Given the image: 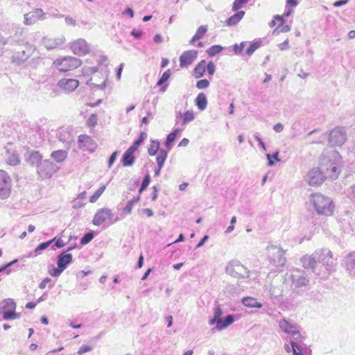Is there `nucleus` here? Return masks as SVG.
I'll return each mask as SVG.
<instances>
[{"mask_svg":"<svg viewBox=\"0 0 355 355\" xmlns=\"http://www.w3.org/2000/svg\"><path fill=\"white\" fill-rule=\"evenodd\" d=\"M28 57V55H26L25 51H22L13 56V61L19 64L25 61Z\"/></svg>","mask_w":355,"mask_h":355,"instance_id":"09e8293b","label":"nucleus"},{"mask_svg":"<svg viewBox=\"0 0 355 355\" xmlns=\"http://www.w3.org/2000/svg\"><path fill=\"white\" fill-rule=\"evenodd\" d=\"M134 153L135 151H132L129 148L125 151L121 159V164L123 166H130L134 164L135 161Z\"/></svg>","mask_w":355,"mask_h":355,"instance_id":"393cba45","label":"nucleus"},{"mask_svg":"<svg viewBox=\"0 0 355 355\" xmlns=\"http://www.w3.org/2000/svg\"><path fill=\"white\" fill-rule=\"evenodd\" d=\"M245 44H246L245 42H242L240 44H234L232 46V50H233L234 54L241 55L243 51V49L245 46Z\"/></svg>","mask_w":355,"mask_h":355,"instance_id":"de8ad7c7","label":"nucleus"},{"mask_svg":"<svg viewBox=\"0 0 355 355\" xmlns=\"http://www.w3.org/2000/svg\"><path fill=\"white\" fill-rule=\"evenodd\" d=\"M82 64L80 59L72 57L65 56L62 58H58L53 62L54 66L58 70L62 72H67L78 68Z\"/></svg>","mask_w":355,"mask_h":355,"instance_id":"0eeeda50","label":"nucleus"},{"mask_svg":"<svg viewBox=\"0 0 355 355\" xmlns=\"http://www.w3.org/2000/svg\"><path fill=\"white\" fill-rule=\"evenodd\" d=\"M242 304L248 308L261 309L263 304L252 297H244L241 300Z\"/></svg>","mask_w":355,"mask_h":355,"instance_id":"c85d7f7f","label":"nucleus"},{"mask_svg":"<svg viewBox=\"0 0 355 355\" xmlns=\"http://www.w3.org/2000/svg\"><path fill=\"white\" fill-rule=\"evenodd\" d=\"M345 264L349 275L355 277V251L350 252L345 257Z\"/></svg>","mask_w":355,"mask_h":355,"instance_id":"5701e85b","label":"nucleus"},{"mask_svg":"<svg viewBox=\"0 0 355 355\" xmlns=\"http://www.w3.org/2000/svg\"><path fill=\"white\" fill-rule=\"evenodd\" d=\"M59 167L49 159H45L37 165V172L42 178H50Z\"/></svg>","mask_w":355,"mask_h":355,"instance_id":"9d476101","label":"nucleus"},{"mask_svg":"<svg viewBox=\"0 0 355 355\" xmlns=\"http://www.w3.org/2000/svg\"><path fill=\"white\" fill-rule=\"evenodd\" d=\"M249 0H234L232 4V10L238 11L248 2Z\"/></svg>","mask_w":355,"mask_h":355,"instance_id":"8fccbe9b","label":"nucleus"},{"mask_svg":"<svg viewBox=\"0 0 355 355\" xmlns=\"http://www.w3.org/2000/svg\"><path fill=\"white\" fill-rule=\"evenodd\" d=\"M63 271L64 270L61 268H60V266H57L56 268H53L52 270L49 271V274L52 277H59Z\"/></svg>","mask_w":355,"mask_h":355,"instance_id":"4d7b16f0","label":"nucleus"},{"mask_svg":"<svg viewBox=\"0 0 355 355\" xmlns=\"http://www.w3.org/2000/svg\"><path fill=\"white\" fill-rule=\"evenodd\" d=\"M65 40L64 37L51 38L44 37L42 40V44L46 49L51 50L58 48L64 44Z\"/></svg>","mask_w":355,"mask_h":355,"instance_id":"aec40b11","label":"nucleus"},{"mask_svg":"<svg viewBox=\"0 0 355 355\" xmlns=\"http://www.w3.org/2000/svg\"><path fill=\"white\" fill-rule=\"evenodd\" d=\"M311 201L317 214L324 216H331L334 211L333 200L322 193H313L311 196Z\"/></svg>","mask_w":355,"mask_h":355,"instance_id":"7ed1b4c3","label":"nucleus"},{"mask_svg":"<svg viewBox=\"0 0 355 355\" xmlns=\"http://www.w3.org/2000/svg\"><path fill=\"white\" fill-rule=\"evenodd\" d=\"M171 75V69H167L166 71L164 72V73L162 75V76L159 78L158 81L157 82V85L161 87L159 89L161 92H166L168 86V84L166 83L169 79Z\"/></svg>","mask_w":355,"mask_h":355,"instance_id":"bb28decb","label":"nucleus"},{"mask_svg":"<svg viewBox=\"0 0 355 355\" xmlns=\"http://www.w3.org/2000/svg\"><path fill=\"white\" fill-rule=\"evenodd\" d=\"M320 259L318 250H316L311 256H304L301 259V262L304 268L314 269L317 265L318 261Z\"/></svg>","mask_w":355,"mask_h":355,"instance_id":"412c9836","label":"nucleus"},{"mask_svg":"<svg viewBox=\"0 0 355 355\" xmlns=\"http://www.w3.org/2000/svg\"><path fill=\"white\" fill-rule=\"evenodd\" d=\"M206 71L211 76L214 75L215 73L216 65L212 61H209L207 64H206Z\"/></svg>","mask_w":355,"mask_h":355,"instance_id":"6e6d98bb","label":"nucleus"},{"mask_svg":"<svg viewBox=\"0 0 355 355\" xmlns=\"http://www.w3.org/2000/svg\"><path fill=\"white\" fill-rule=\"evenodd\" d=\"M118 154L119 152L116 150L110 156L107 163V166L109 168H110L112 166L113 164L116 161Z\"/></svg>","mask_w":355,"mask_h":355,"instance_id":"13d9d810","label":"nucleus"},{"mask_svg":"<svg viewBox=\"0 0 355 355\" xmlns=\"http://www.w3.org/2000/svg\"><path fill=\"white\" fill-rule=\"evenodd\" d=\"M209 81L207 79H201L196 83V87L199 89H204L209 86Z\"/></svg>","mask_w":355,"mask_h":355,"instance_id":"603ef678","label":"nucleus"},{"mask_svg":"<svg viewBox=\"0 0 355 355\" xmlns=\"http://www.w3.org/2000/svg\"><path fill=\"white\" fill-rule=\"evenodd\" d=\"M16 307L17 305L13 299H5L0 302V315L4 320L18 319L21 314L16 312Z\"/></svg>","mask_w":355,"mask_h":355,"instance_id":"423d86ee","label":"nucleus"},{"mask_svg":"<svg viewBox=\"0 0 355 355\" xmlns=\"http://www.w3.org/2000/svg\"><path fill=\"white\" fill-rule=\"evenodd\" d=\"M7 163L11 166H16L19 163V159L17 153H12V154L8 155Z\"/></svg>","mask_w":355,"mask_h":355,"instance_id":"a18cd8bd","label":"nucleus"},{"mask_svg":"<svg viewBox=\"0 0 355 355\" xmlns=\"http://www.w3.org/2000/svg\"><path fill=\"white\" fill-rule=\"evenodd\" d=\"M46 14L41 8H37L34 10L24 14V23L26 25H33L38 20H43L46 18Z\"/></svg>","mask_w":355,"mask_h":355,"instance_id":"dca6fc26","label":"nucleus"},{"mask_svg":"<svg viewBox=\"0 0 355 355\" xmlns=\"http://www.w3.org/2000/svg\"><path fill=\"white\" fill-rule=\"evenodd\" d=\"M292 284L297 288L306 286L309 283V279L306 277L300 270H295L291 275Z\"/></svg>","mask_w":355,"mask_h":355,"instance_id":"6ab92c4d","label":"nucleus"},{"mask_svg":"<svg viewBox=\"0 0 355 355\" xmlns=\"http://www.w3.org/2000/svg\"><path fill=\"white\" fill-rule=\"evenodd\" d=\"M54 242L55 243L52 245L53 250H55L56 248H61L65 245V243L61 238H58V239L55 238Z\"/></svg>","mask_w":355,"mask_h":355,"instance_id":"bf43d9fd","label":"nucleus"},{"mask_svg":"<svg viewBox=\"0 0 355 355\" xmlns=\"http://www.w3.org/2000/svg\"><path fill=\"white\" fill-rule=\"evenodd\" d=\"M132 207H133V205H132V202H130L129 200L128 201L126 205L125 206V207L123 209V213L125 215H129L131 214L132 212Z\"/></svg>","mask_w":355,"mask_h":355,"instance_id":"052dcab7","label":"nucleus"},{"mask_svg":"<svg viewBox=\"0 0 355 355\" xmlns=\"http://www.w3.org/2000/svg\"><path fill=\"white\" fill-rule=\"evenodd\" d=\"M105 185H102L89 198V202L92 203L96 202L100 196L105 190Z\"/></svg>","mask_w":355,"mask_h":355,"instance_id":"37998d69","label":"nucleus"},{"mask_svg":"<svg viewBox=\"0 0 355 355\" xmlns=\"http://www.w3.org/2000/svg\"><path fill=\"white\" fill-rule=\"evenodd\" d=\"M326 179L329 178L319 167L312 168L306 175L307 182L311 186L320 185Z\"/></svg>","mask_w":355,"mask_h":355,"instance_id":"ddd939ff","label":"nucleus"},{"mask_svg":"<svg viewBox=\"0 0 355 355\" xmlns=\"http://www.w3.org/2000/svg\"><path fill=\"white\" fill-rule=\"evenodd\" d=\"M282 26H278L276 30L278 31L279 32H282V33H286V32H288L291 31V26L289 25H284L283 24H281Z\"/></svg>","mask_w":355,"mask_h":355,"instance_id":"69168bd1","label":"nucleus"},{"mask_svg":"<svg viewBox=\"0 0 355 355\" xmlns=\"http://www.w3.org/2000/svg\"><path fill=\"white\" fill-rule=\"evenodd\" d=\"M233 15L227 18L225 21V24L227 26H233L236 25L244 17L245 12L243 10L236 11Z\"/></svg>","mask_w":355,"mask_h":355,"instance_id":"a878e982","label":"nucleus"},{"mask_svg":"<svg viewBox=\"0 0 355 355\" xmlns=\"http://www.w3.org/2000/svg\"><path fill=\"white\" fill-rule=\"evenodd\" d=\"M266 158L268 159V165L270 166H272L275 165V162H279V152L276 151L273 154H266Z\"/></svg>","mask_w":355,"mask_h":355,"instance_id":"a19ab883","label":"nucleus"},{"mask_svg":"<svg viewBox=\"0 0 355 355\" xmlns=\"http://www.w3.org/2000/svg\"><path fill=\"white\" fill-rule=\"evenodd\" d=\"M55 238H53L51 240L41 243L37 245V247L34 250L33 252L31 253V256L36 257L42 253V251L48 248L50 245L53 244Z\"/></svg>","mask_w":355,"mask_h":355,"instance_id":"7c9ffc66","label":"nucleus"},{"mask_svg":"<svg viewBox=\"0 0 355 355\" xmlns=\"http://www.w3.org/2000/svg\"><path fill=\"white\" fill-rule=\"evenodd\" d=\"M207 31V25L200 26L198 28L195 35L191 38L190 43L194 44L195 42L201 39L206 34Z\"/></svg>","mask_w":355,"mask_h":355,"instance_id":"c9c22d12","label":"nucleus"},{"mask_svg":"<svg viewBox=\"0 0 355 355\" xmlns=\"http://www.w3.org/2000/svg\"><path fill=\"white\" fill-rule=\"evenodd\" d=\"M181 130L179 128L174 129L171 133H169L165 141V146L168 150H171L173 146V144L176 138L180 136Z\"/></svg>","mask_w":355,"mask_h":355,"instance_id":"cd10ccee","label":"nucleus"},{"mask_svg":"<svg viewBox=\"0 0 355 355\" xmlns=\"http://www.w3.org/2000/svg\"><path fill=\"white\" fill-rule=\"evenodd\" d=\"M341 157L335 150L323 152L320 159L319 168L330 180L338 178L340 173Z\"/></svg>","mask_w":355,"mask_h":355,"instance_id":"f257e3e1","label":"nucleus"},{"mask_svg":"<svg viewBox=\"0 0 355 355\" xmlns=\"http://www.w3.org/2000/svg\"><path fill=\"white\" fill-rule=\"evenodd\" d=\"M319 257L324 256V258L322 259V266L329 272L334 270V268L336 265V259H334L332 252L329 249H320L318 250Z\"/></svg>","mask_w":355,"mask_h":355,"instance_id":"4468645a","label":"nucleus"},{"mask_svg":"<svg viewBox=\"0 0 355 355\" xmlns=\"http://www.w3.org/2000/svg\"><path fill=\"white\" fill-rule=\"evenodd\" d=\"M225 292L231 296H236L239 294L240 291L236 286L234 284H227L225 286Z\"/></svg>","mask_w":355,"mask_h":355,"instance_id":"79ce46f5","label":"nucleus"},{"mask_svg":"<svg viewBox=\"0 0 355 355\" xmlns=\"http://www.w3.org/2000/svg\"><path fill=\"white\" fill-rule=\"evenodd\" d=\"M226 273L234 278H248L250 270L241 262L236 260L230 261L225 268Z\"/></svg>","mask_w":355,"mask_h":355,"instance_id":"6e6552de","label":"nucleus"},{"mask_svg":"<svg viewBox=\"0 0 355 355\" xmlns=\"http://www.w3.org/2000/svg\"><path fill=\"white\" fill-rule=\"evenodd\" d=\"M94 237V234L92 231L88 232L85 234L80 240V243L82 245H85L89 243Z\"/></svg>","mask_w":355,"mask_h":355,"instance_id":"c03bdc74","label":"nucleus"},{"mask_svg":"<svg viewBox=\"0 0 355 355\" xmlns=\"http://www.w3.org/2000/svg\"><path fill=\"white\" fill-rule=\"evenodd\" d=\"M266 251L268 259L271 266L277 268L285 266L286 262V251L280 245L270 243L266 248Z\"/></svg>","mask_w":355,"mask_h":355,"instance_id":"39448f33","label":"nucleus"},{"mask_svg":"<svg viewBox=\"0 0 355 355\" xmlns=\"http://www.w3.org/2000/svg\"><path fill=\"white\" fill-rule=\"evenodd\" d=\"M160 144L158 140H151L150 144L149 145L148 148V153L150 156H153L157 155L159 153V150H160Z\"/></svg>","mask_w":355,"mask_h":355,"instance_id":"e433bc0d","label":"nucleus"},{"mask_svg":"<svg viewBox=\"0 0 355 355\" xmlns=\"http://www.w3.org/2000/svg\"><path fill=\"white\" fill-rule=\"evenodd\" d=\"M42 156L38 151H32L30 153L26 160L28 164L31 165H36L37 166V165H39L40 163L42 162Z\"/></svg>","mask_w":355,"mask_h":355,"instance_id":"473e14b6","label":"nucleus"},{"mask_svg":"<svg viewBox=\"0 0 355 355\" xmlns=\"http://www.w3.org/2000/svg\"><path fill=\"white\" fill-rule=\"evenodd\" d=\"M57 137L59 141L65 144L66 146H69L71 142L73 141V137L71 132L65 128H60L58 131Z\"/></svg>","mask_w":355,"mask_h":355,"instance_id":"b1692460","label":"nucleus"},{"mask_svg":"<svg viewBox=\"0 0 355 355\" xmlns=\"http://www.w3.org/2000/svg\"><path fill=\"white\" fill-rule=\"evenodd\" d=\"M17 262V259H15L5 265H3L0 267V273L2 272L6 271V274H9L10 272V270H8V268L13 266L15 263Z\"/></svg>","mask_w":355,"mask_h":355,"instance_id":"864d4df0","label":"nucleus"},{"mask_svg":"<svg viewBox=\"0 0 355 355\" xmlns=\"http://www.w3.org/2000/svg\"><path fill=\"white\" fill-rule=\"evenodd\" d=\"M183 123H187L194 119V114L192 110H188L182 115Z\"/></svg>","mask_w":355,"mask_h":355,"instance_id":"3c124183","label":"nucleus"},{"mask_svg":"<svg viewBox=\"0 0 355 355\" xmlns=\"http://www.w3.org/2000/svg\"><path fill=\"white\" fill-rule=\"evenodd\" d=\"M280 331L285 333L290 337V345L293 348V355H304L302 351L301 343L304 337L301 334L298 327L285 318H282L278 322Z\"/></svg>","mask_w":355,"mask_h":355,"instance_id":"f03ea898","label":"nucleus"},{"mask_svg":"<svg viewBox=\"0 0 355 355\" xmlns=\"http://www.w3.org/2000/svg\"><path fill=\"white\" fill-rule=\"evenodd\" d=\"M262 44V40L261 39H256L252 41L249 47L246 49L245 54L248 56H251L254 51L258 49Z\"/></svg>","mask_w":355,"mask_h":355,"instance_id":"f704fd0d","label":"nucleus"},{"mask_svg":"<svg viewBox=\"0 0 355 355\" xmlns=\"http://www.w3.org/2000/svg\"><path fill=\"white\" fill-rule=\"evenodd\" d=\"M347 195L352 200H355V184L349 188Z\"/></svg>","mask_w":355,"mask_h":355,"instance_id":"774afa93","label":"nucleus"},{"mask_svg":"<svg viewBox=\"0 0 355 355\" xmlns=\"http://www.w3.org/2000/svg\"><path fill=\"white\" fill-rule=\"evenodd\" d=\"M83 201L78 200L77 198L73 200L72 202V207L73 209H79L84 206Z\"/></svg>","mask_w":355,"mask_h":355,"instance_id":"0e129e2a","label":"nucleus"},{"mask_svg":"<svg viewBox=\"0 0 355 355\" xmlns=\"http://www.w3.org/2000/svg\"><path fill=\"white\" fill-rule=\"evenodd\" d=\"M11 193V179L8 174L0 170V198H8Z\"/></svg>","mask_w":355,"mask_h":355,"instance_id":"f8f14e48","label":"nucleus"},{"mask_svg":"<svg viewBox=\"0 0 355 355\" xmlns=\"http://www.w3.org/2000/svg\"><path fill=\"white\" fill-rule=\"evenodd\" d=\"M223 47L221 46L220 45H217V44L212 45L211 47H209L207 50V53L208 54V55L209 57H214L216 54L221 52L223 51Z\"/></svg>","mask_w":355,"mask_h":355,"instance_id":"ea45409f","label":"nucleus"},{"mask_svg":"<svg viewBox=\"0 0 355 355\" xmlns=\"http://www.w3.org/2000/svg\"><path fill=\"white\" fill-rule=\"evenodd\" d=\"M51 282V279L49 277L44 278L40 284L39 288L40 289H44L48 284Z\"/></svg>","mask_w":355,"mask_h":355,"instance_id":"338daca9","label":"nucleus"},{"mask_svg":"<svg viewBox=\"0 0 355 355\" xmlns=\"http://www.w3.org/2000/svg\"><path fill=\"white\" fill-rule=\"evenodd\" d=\"M347 139V132L344 128L336 127L331 130L329 141L331 146H342Z\"/></svg>","mask_w":355,"mask_h":355,"instance_id":"9b49d317","label":"nucleus"},{"mask_svg":"<svg viewBox=\"0 0 355 355\" xmlns=\"http://www.w3.org/2000/svg\"><path fill=\"white\" fill-rule=\"evenodd\" d=\"M223 313V311L221 307L219 305L216 306L214 309L213 318L209 321L210 325L216 324V328L218 331L226 329L238 319V317L233 314H228L222 317Z\"/></svg>","mask_w":355,"mask_h":355,"instance_id":"20e7f679","label":"nucleus"},{"mask_svg":"<svg viewBox=\"0 0 355 355\" xmlns=\"http://www.w3.org/2000/svg\"><path fill=\"white\" fill-rule=\"evenodd\" d=\"M73 261L72 254L67 252H62L57 257V266L64 270Z\"/></svg>","mask_w":355,"mask_h":355,"instance_id":"4be33fe9","label":"nucleus"},{"mask_svg":"<svg viewBox=\"0 0 355 355\" xmlns=\"http://www.w3.org/2000/svg\"><path fill=\"white\" fill-rule=\"evenodd\" d=\"M168 156V152L164 149H161L157 154L156 161L157 166H164L165 161Z\"/></svg>","mask_w":355,"mask_h":355,"instance_id":"58836bf2","label":"nucleus"},{"mask_svg":"<svg viewBox=\"0 0 355 355\" xmlns=\"http://www.w3.org/2000/svg\"><path fill=\"white\" fill-rule=\"evenodd\" d=\"M97 123V116L95 114H92L87 121V124L89 127H94Z\"/></svg>","mask_w":355,"mask_h":355,"instance_id":"5fc2aeb1","label":"nucleus"},{"mask_svg":"<svg viewBox=\"0 0 355 355\" xmlns=\"http://www.w3.org/2000/svg\"><path fill=\"white\" fill-rule=\"evenodd\" d=\"M147 138V134L145 132H141L139 136V137L133 142L132 145L130 146L128 148L132 151H136L139 146L144 142V141Z\"/></svg>","mask_w":355,"mask_h":355,"instance_id":"4c0bfd02","label":"nucleus"},{"mask_svg":"<svg viewBox=\"0 0 355 355\" xmlns=\"http://www.w3.org/2000/svg\"><path fill=\"white\" fill-rule=\"evenodd\" d=\"M150 182V176L148 173L146 174L144 176L143 181L141 182V184L140 186V188L139 189V194L141 193L149 185Z\"/></svg>","mask_w":355,"mask_h":355,"instance_id":"49530a36","label":"nucleus"},{"mask_svg":"<svg viewBox=\"0 0 355 355\" xmlns=\"http://www.w3.org/2000/svg\"><path fill=\"white\" fill-rule=\"evenodd\" d=\"M119 218H114V214L111 209L108 208H102L98 209L95 214L92 223L96 226H100L104 223L109 225L114 224L119 220Z\"/></svg>","mask_w":355,"mask_h":355,"instance_id":"1a4fd4ad","label":"nucleus"},{"mask_svg":"<svg viewBox=\"0 0 355 355\" xmlns=\"http://www.w3.org/2000/svg\"><path fill=\"white\" fill-rule=\"evenodd\" d=\"M71 49L76 55L82 56L89 51V46L84 39H78L71 43Z\"/></svg>","mask_w":355,"mask_h":355,"instance_id":"f3484780","label":"nucleus"},{"mask_svg":"<svg viewBox=\"0 0 355 355\" xmlns=\"http://www.w3.org/2000/svg\"><path fill=\"white\" fill-rule=\"evenodd\" d=\"M68 153L67 150H58L53 151L51 153V157L57 162L61 163L64 162L67 157Z\"/></svg>","mask_w":355,"mask_h":355,"instance_id":"72a5a7b5","label":"nucleus"},{"mask_svg":"<svg viewBox=\"0 0 355 355\" xmlns=\"http://www.w3.org/2000/svg\"><path fill=\"white\" fill-rule=\"evenodd\" d=\"M195 103L196 105L200 110H205L207 105V99L206 95L202 92L199 93L195 99Z\"/></svg>","mask_w":355,"mask_h":355,"instance_id":"2f4dec72","label":"nucleus"},{"mask_svg":"<svg viewBox=\"0 0 355 355\" xmlns=\"http://www.w3.org/2000/svg\"><path fill=\"white\" fill-rule=\"evenodd\" d=\"M92 139L89 136L81 135L78 137L79 143L89 144L92 143Z\"/></svg>","mask_w":355,"mask_h":355,"instance_id":"680f3d73","label":"nucleus"},{"mask_svg":"<svg viewBox=\"0 0 355 355\" xmlns=\"http://www.w3.org/2000/svg\"><path fill=\"white\" fill-rule=\"evenodd\" d=\"M92 349H93V347H91V346H89V345H82L79 348L78 354H84L85 352L91 351Z\"/></svg>","mask_w":355,"mask_h":355,"instance_id":"e2e57ef3","label":"nucleus"},{"mask_svg":"<svg viewBox=\"0 0 355 355\" xmlns=\"http://www.w3.org/2000/svg\"><path fill=\"white\" fill-rule=\"evenodd\" d=\"M79 85V82L73 78H62L58 83L57 86L64 93H71L73 92Z\"/></svg>","mask_w":355,"mask_h":355,"instance_id":"2eb2a0df","label":"nucleus"},{"mask_svg":"<svg viewBox=\"0 0 355 355\" xmlns=\"http://www.w3.org/2000/svg\"><path fill=\"white\" fill-rule=\"evenodd\" d=\"M198 51L196 50H189L183 52L180 57V67H187L193 63L196 59Z\"/></svg>","mask_w":355,"mask_h":355,"instance_id":"a211bd4d","label":"nucleus"},{"mask_svg":"<svg viewBox=\"0 0 355 355\" xmlns=\"http://www.w3.org/2000/svg\"><path fill=\"white\" fill-rule=\"evenodd\" d=\"M206 71V61L201 60L194 68L193 74L196 78H200L204 76Z\"/></svg>","mask_w":355,"mask_h":355,"instance_id":"c756f323","label":"nucleus"}]
</instances>
